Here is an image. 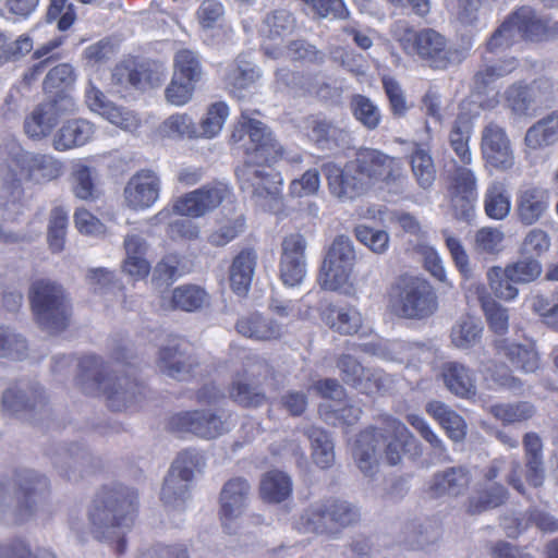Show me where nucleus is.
<instances>
[{
    "instance_id": "21",
    "label": "nucleus",
    "mask_w": 558,
    "mask_h": 558,
    "mask_svg": "<svg viewBox=\"0 0 558 558\" xmlns=\"http://www.w3.org/2000/svg\"><path fill=\"white\" fill-rule=\"evenodd\" d=\"M158 367L167 376L185 380L198 367L191 345L182 339H171L159 350Z\"/></svg>"
},
{
    "instance_id": "15",
    "label": "nucleus",
    "mask_w": 558,
    "mask_h": 558,
    "mask_svg": "<svg viewBox=\"0 0 558 558\" xmlns=\"http://www.w3.org/2000/svg\"><path fill=\"white\" fill-rule=\"evenodd\" d=\"M468 165L453 163L447 171V192L456 219L470 221L477 201V179Z\"/></svg>"
},
{
    "instance_id": "6",
    "label": "nucleus",
    "mask_w": 558,
    "mask_h": 558,
    "mask_svg": "<svg viewBox=\"0 0 558 558\" xmlns=\"http://www.w3.org/2000/svg\"><path fill=\"white\" fill-rule=\"evenodd\" d=\"M388 300L391 312L403 319L425 320L438 311L435 288L416 276H399L389 288Z\"/></svg>"
},
{
    "instance_id": "45",
    "label": "nucleus",
    "mask_w": 558,
    "mask_h": 558,
    "mask_svg": "<svg viewBox=\"0 0 558 558\" xmlns=\"http://www.w3.org/2000/svg\"><path fill=\"white\" fill-rule=\"evenodd\" d=\"M112 78L119 84L129 83L135 88L144 89L147 86L153 87L159 84V73L151 70L148 64H140L134 69L128 66H117L112 73Z\"/></svg>"
},
{
    "instance_id": "32",
    "label": "nucleus",
    "mask_w": 558,
    "mask_h": 558,
    "mask_svg": "<svg viewBox=\"0 0 558 558\" xmlns=\"http://www.w3.org/2000/svg\"><path fill=\"white\" fill-rule=\"evenodd\" d=\"M258 68L242 57H238L234 63L230 64L225 75L226 88L238 99L245 97V93L259 78Z\"/></svg>"
},
{
    "instance_id": "53",
    "label": "nucleus",
    "mask_w": 558,
    "mask_h": 558,
    "mask_svg": "<svg viewBox=\"0 0 558 558\" xmlns=\"http://www.w3.org/2000/svg\"><path fill=\"white\" fill-rule=\"evenodd\" d=\"M190 483H186L173 474H168L165 478L160 499L166 507L181 510L184 508L190 497Z\"/></svg>"
},
{
    "instance_id": "4",
    "label": "nucleus",
    "mask_w": 558,
    "mask_h": 558,
    "mask_svg": "<svg viewBox=\"0 0 558 558\" xmlns=\"http://www.w3.org/2000/svg\"><path fill=\"white\" fill-rule=\"evenodd\" d=\"M63 163L49 154L19 149L11 154L1 166V198L3 205L17 204L23 194V180L45 184L57 180L63 173Z\"/></svg>"
},
{
    "instance_id": "22",
    "label": "nucleus",
    "mask_w": 558,
    "mask_h": 558,
    "mask_svg": "<svg viewBox=\"0 0 558 558\" xmlns=\"http://www.w3.org/2000/svg\"><path fill=\"white\" fill-rule=\"evenodd\" d=\"M486 163L506 171L514 165V155L506 131L496 123L487 124L482 132L481 143Z\"/></svg>"
},
{
    "instance_id": "30",
    "label": "nucleus",
    "mask_w": 558,
    "mask_h": 558,
    "mask_svg": "<svg viewBox=\"0 0 558 558\" xmlns=\"http://www.w3.org/2000/svg\"><path fill=\"white\" fill-rule=\"evenodd\" d=\"M483 63L473 76V90L478 95H485L493 89V84L512 73L519 65L514 57H508L493 62L486 54L482 58Z\"/></svg>"
},
{
    "instance_id": "51",
    "label": "nucleus",
    "mask_w": 558,
    "mask_h": 558,
    "mask_svg": "<svg viewBox=\"0 0 558 558\" xmlns=\"http://www.w3.org/2000/svg\"><path fill=\"white\" fill-rule=\"evenodd\" d=\"M205 466L204 457L194 449H187L178 454L172 462L168 474H173L180 480L190 483L194 477L195 471H202Z\"/></svg>"
},
{
    "instance_id": "33",
    "label": "nucleus",
    "mask_w": 558,
    "mask_h": 558,
    "mask_svg": "<svg viewBox=\"0 0 558 558\" xmlns=\"http://www.w3.org/2000/svg\"><path fill=\"white\" fill-rule=\"evenodd\" d=\"M53 464L61 473L71 478L70 473L78 472L83 474L96 469L98 460L84 446L72 444L54 457Z\"/></svg>"
},
{
    "instance_id": "61",
    "label": "nucleus",
    "mask_w": 558,
    "mask_h": 558,
    "mask_svg": "<svg viewBox=\"0 0 558 558\" xmlns=\"http://www.w3.org/2000/svg\"><path fill=\"white\" fill-rule=\"evenodd\" d=\"M391 384L392 378L384 371L365 367L363 376H361L354 389L361 393L373 396L386 392Z\"/></svg>"
},
{
    "instance_id": "48",
    "label": "nucleus",
    "mask_w": 558,
    "mask_h": 558,
    "mask_svg": "<svg viewBox=\"0 0 558 558\" xmlns=\"http://www.w3.org/2000/svg\"><path fill=\"white\" fill-rule=\"evenodd\" d=\"M519 40L518 28L511 14L492 33L485 44V52L499 54L508 50Z\"/></svg>"
},
{
    "instance_id": "64",
    "label": "nucleus",
    "mask_w": 558,
    "mask_h": 558,
    "mask_svg": "<svg viewBox=\"0 0 558 558\" xmlns=\"http://www.w3.org/2000/svg\"><path fill=\"white\" fill-rule=\"evenodd\" d=\"M0 558H57V556L47 548H37L33 553L26 541L15 538L0 545Z\"/></svg>"
},
{
    "instance_id": "9",
    "label": "nucleus",
    "mask_w": 558,
    "mask_h": 558,
    "mask_svg": "<svg viewBox=\"0 0 558 558\" xmlns=\"http://www.w3.org/2000/svg\"><path fill=\"white\" fill-rule=\"evenodd\" d=\"M231 142L244 150V161L272 163L283 157V147L264 122L242 112L231 134Z\"/></svg>"
},
{
    "instance_id": "55",
    "label": "nucleus",
    "mask_w": 558,
    "mask_h": 558,
    "mask_svg": "<svg viewBox=\"0 0 558 558\" xmlns=\"http://www.w3.org/2000/svg\"><path fill=\"white\" fill-rule=\"evenodd\" d=\"M506 276L514 283H530L535 281L543 271L542 264L538 259L523 255L515 263L505 267Z\"/></svg>"
},
{
    "instance_id": "58",
    "label": "nucleus",
    "mask_w": 558,
    "mask_h": 558,
    "mask_svg": "<svg viewBox=\"0 0 558 558\" xmlns=\"http://www.w3.org/2000/svg\"><path fill=\"white\" fill-rule=\"evenodd\" d=\"M294 26L293 15L283 9L271 11L263 21V32L272 39L291 34Z\"/></svg>"
},
{
    "instance_id": "50",
    "label": "nucleus",
    "mask_w": 558,
    "mask_h": 558,
    "mask_svg": "<svg viewBox=\"0 0 558 558\" xmlns=\"http://www.w3.org/2000/svg\"><path fill=\"white\" fill-rule=\"evenodd\" d=\"M350 109L353 117L367 130H375L378 128L381 113L378 106L368 97L355 94L351 97Z\"/></svg>"
},
{
    "instance_id": "19",
    "label": "nucleus",
    "mask_w": 558,
    "mask_h": 558,
    "mask_svg": "<svg viewBox=\"0 0 558 558\" xmlns=\"http://www.w3.org/2000/svg\"><path fill=\"white\" fill-rule=\"evenodd\" d=\"M1 403L9 414L27 416L44 408V390L35 380L19 379L3 391Z\"/></svg>"
},
{
    "instance_id": "20",
    "label": "nucleus",
    "mask_w": 558,
    "mask_h": 558,
    "mask_svg": "<svg viewBox=\"0 0 558 558\" xmlns=\"http://www.w3.org/2000/svg\"><path fill=\"white\" fill-rule=\"evenodd\" d=\"M161 180L149 168L134 172L123 189L125 206L132 210L150 208L159 198Z\"/></svg>"
},
{
    "instance_id": "38",
    "label": "nucleus",
    "mask_w": 558,
    "mask_h": 558,
    "mask_svg": "<svg viewBox=\"0 0 558 558\" xmlns=\"http://www.w3.org/2000/svg\"><path fill=\"white\" fill-rule=\"evenodd\" d=\"M322 319L341 335H353L362 325L361 314L352 306L327 304L322 311Z\"/></svg>"
},
{
    "instance_id": "60",
    "label": "nucleus",
    "mask_w": 558,
    "mask_h": 558,
    "mask_svg": "<svg viewBox=\"0 0 558 558\" xmlns=\"http://www.w3.org/2000/svg\"><path fill=\"white\" fill-rule=\"evenodd\" d=\"M175 74L182 80L194 84L198 82L203 74L199 57L196 52L182 49L175 53L174 58Z\"/></svg>"
},
{
    "instance_id": "36",
    "label": "nucleus",
    "mask_w": 558,
    "mask_h": 558,
    "mask_svg": "<svg viewBox=\"0 0 558 558\" xmlns=\"http://www.w3.org/2000/svg\"><path fill=\"white\" fill-rule=\"evenodd\" d=\"M257 264V254L253 250H243L230 266V287L240 296L245 295L251 287Z\"/></svg>"
},
{
    "instance_id": "63",
    "label": "nucleus",
    "mask_w": 558,
    "mask_h": 558,
    "mask_svg": "<svg viewBox=\"0 0 558 558\" xmlns=\"http://www.w3.org/2000/svg\"><path fill=\"white\" fill-rule=\"evenodd\" d=\"M510 201L499 184L492 185L485 194V213L489 218L500 220L510 213Z\"/></svg>"
},
{
    "instance_id": "35",
    "label": "nucleus",
    "mask_w": 558,
    "mask_h": 558,
    "mask_svg": "<svg viewBox=\"0 0 558 558\" xmlns=\"http://www.w3.org/2000/svg\"><path fill=\"white\" fill-rule=\"evenodd\" d=\"M94 132V125L85 119L69 120L54 134L52 146L58 151L83 146L93 137Z\"/></svg>"
},
{
    "instance_id": "54",
    "label": "nucleus",
    "mask_w": 558,
    "mask_h": 558,
    "mask_svg": "<svg viewBox=\"0 0 558 558\" xmlns=\"http://www.w3.org/2000/svg\"><path fill=\"white\" fill-rule=\"evenodd\" d=\"M489 413L505 424H514L531 418L535 409L531 403L520 401L490 405Z\"/></svg>"
},
{
    "instance_id": "29",
    "label": "nucleus",
    "mask_w": 558,
    "mask_h": 558,
    "mask_svg": "<svg viewBox=\"0 0 558 558\" xmlns=\"http://www.w3.org/2000/svg\"><path fill=\"white\" fill-rule=\"evenodd\" d=\"M441 536L439 525L432 520H414L404 524L400 543L410 550H427Z\"/></svg>"
},
{
    "instance_id": "46",
    "label": "nucleus",
    "mask_w": 558,
    "mask_h": 558,
    "mask_svg": "<svg viewBox=\"0 0 558 558\" xmlns=\"http://www.w3.org/2000/svg\"><path fill=\"white\" fill-rule=\"evenodd\" d=\"M518 36L529 40H541L546 35V25L530 7H521L511 13Z\"/></svg>"
},
{
    "instance_id": "31",
    "label": "nucleus",
    "mask_w": 558,
    "mask_h": 558,
    "mask_svg": "<svg viewBox=\"0 0 558 558\" xmlns=\"http://www.w3.org/2000/svg\"><path fill=\"white\" fill-rule=\"evenodd\" d=\"M235 328L240 335L258 341L279 339L283 335L281 324L257 312L240 317Z\"/></svg>"
},
{
    "instance_id": "17",
    "label": "nucleus",
    "mask_w": 558,
    "mask_h": 558,
    "mask_svg": "<svg viewBox=\"0 0 558 558\" xmlns=\"http://www.w3.org/2000/svg\"><path fill=\"white\" fill-rule=\"evenodd\" d=\"M229 194L227 184L219 181L210 182L177 199L173 211L181 216L199 218L215 210Z\"/></svg>"
},
{
    "instance_id": "25",
    "label": "nucleus",
    "mask_w": 558,
    "mask_h": 558,
    "mask_svg": "<svg viewBox=\"0 0 558 558\" xmlns=\"http://www.w3.org/2000/svg\"><path fill=\"white\" fill-rule=\"evenodd\" d=\"M508 499L509 492L502 484H477L474 492L464 501L463 507L465 513L474 517L504 506Z\"/></svg>"
},
{
    "instance_id": "43",
    "label": "nucleus",
    "mask_w": 558,
    "mask_h": 558,
    "mask_svg": "<svg viewBox=\"0 0 558 558\" xmlns=\"http://www.w3.org/2000/svg\"><path fill=\"white\" fill-rule=\"evenodd\" d=\"M208 303V293L196 284L179 286L172 290L170 296V307L183 312H197Z\"/></svg>"
},
{
    "instance_id": "34",
    "label": "nucleus",
    "mask_w": 558,
    "mask_h": 558,
    "mask_svg": "<svg viewBox=\"0 0 558 558\" xmlns=\"http://www.w3.org/2000/svg\"><path fill=\"white\" fill-rule=\"evenodd\" d=\"M494 348L499 356L506 357L513 367L524 373H534L539 366L537 352L531 347L501 338L494 341Z\"/></svg>"
},
{
    "instance_id": "7",
    "label": "nucleus",
    "mask_w": 558,
    "mask_h": 558,
    "mask_svg": "<svg viewBox=\"0 0 558 558\" xmlns=\"http://www.w3.org/2000/svg\"><path fill=\"white\" fill-rule=\"evenodd\" d=\"M80 383L87 393L97 390L106 393L109 407L121 411L137 401L143 387L129 376L119 377L114 383L107 379L102 360L96 355L83 356L78 362Z\"/></svg>"
},
{
    "instance_id": "24",
    "label": "nucleus",
    "mask_w": 558,
    "mask_h": 558,
    "mask_svg": "<svg viewBox=\"0 0 558 558\" xmlns=\"http://www.w3.org/2000/svg\"><path fill=\"white\" fill-rule=\"evenodd\" d=\"M549 191L539 186H529L518 193L517 216L524 226L538 222L549 208Z\"/></svg>"
},
{
    "instance_id": "42",
    "label": "nucleus",
    "mask_w": 558,
    "mask_h": 558,
    "mask_svg": "<svg viewBox=\"0 0 558 558\" xmlns=\"http://www.w3.org/2000/svg\"><path fill=\"white\" fill-rule=\"evenodd\" d=\"M558 141V111H553L532 124L524 137L525 145L533 150L545 148Z\"/></svg>"
},
{
    "instance_id": "56",
    "label": "nucleus",
    "mask_w": 558,
    "mask_h": 558,
    "mask_svg": "<svg viewBox=\"0 0 558 558\" xmlns=\"http://www.w3.org/2000/svg\"><path fill=\"white\" fill-rule=\"evenodd\" d=\"M68 228V211L63 207H54L50 211L47 240L49 248L53 253H60L64 248Z\"/></svg>"
},
{
    "instance_id": "3",
    "label": "nucleus",
    "mask_w": 558,
    "mask_h": 558,
    "mask_svg": "<svg viewBox=\"0 0 558 558\" xmlns=\"http://www.w3.org/2000/svg\"><path fill=\"white\" fill-rule=\"evenodd\" d=\"M412 448H417V441L407 426L386 415L381 417L380 426L359 435L353 456L359 469L371 475L379 458L390 465H397L402 456Z\"/></svg>"
},
{
    "instance_id": "16",
    "label": "nucleus",
    "mask_w": 558,
    "mask_h": 558,
    "mask_svg": "<svg viewBox=\"0 0 558 558\" xmlns=\"http://www.w3.org/2000/svg\"><path fill=\"white\" fill-rule=\"evenodd\" d=\"M167 427L181 436L191 434L207 440L229 430L222 414L210 409L179 412L169 418Z\"/></svg>"
},
{
    "instance_id": "5",
    "label": "nucleus",
    "mask_w": 558,
    "mask_h": 558,
    "mask_svg": "<svg viewBox=\"0 0 558 558\" xmlns=\"http://www.w3.org/2000/svg\"><path fill=\"white\" fill-rule=\"evenodd\" d=\"M13 505L9 507L8 487L0 477V522L11 521L23 524L32 520L49 492L48 478L29 469L17 470L14 473Z\"/></svg>"
},
{
    "instance_id": "49",
    "label": "nucleus",
    "mask_w": 558,
    "mask_h": 558,
    "mask_svg": "<svg viewBox=\"0 0 558 558\" xmlns=\"http://www.w3.org/2000/svg\"><path fill=\"white\" fill-rule=\"evenodd\" d=\"M410 163L417 184L424 190L429 189L436 180V168L430 154L416 147L411 154Z\"/></svg>"
},
{
    "instance_id": "44",
    "label": "nucleus",
    "mask_w": 558,
    "mask_h": 558,
    "mask_svg": "<svg viewBox=\"0 0 558 558\" xmlns=\"http://www.w3.org/2000/svg\"><path fill=\"white\" fill-rule=\"evenodd\" d=\"M97 171L83 162L72 166L70 173L71 190L75 197L93 201L98 195L96 185Z\"/></svg>"
},
{
    "instance_id": "2",
    "label": "nucleus",
    "mask_w": 558,
    "mask_h": 558,
    "mask_svg": "<svg viewBox=\"0 0 558 558\" xmlns=\"http://www.w3.org/2000/svg\"><path fill=\"white\" fill-rule=\"evenodd\" d=\"M395 163L392 157L377 149L364 148L343 169L327 162L322 170L332 195L340 199H353L362 195L372 181L389 180L393 175Z\"/></svg>"
},
{
    "instance_id": "59",
    "label": "nucleus",
    "mask_w": 558,
    "mask_h": 558,
    "mask_svg": "<svg viewBox=\"0 0 558 558\" xmlns=\"http://www.w3.org/2000/svg\"><path fill=\"white\" fill-rule=\"evenodd\" d=\"M26 339L5 325H0V357L22 360L27 353Z\"/></svg>"
},
{
    "instance_id": "11",
    "label": "nucleus",
    "mask_w": 558,
    "mask_h": 558,
    "mask_svg": "<svg viewBox=\"0 0 558 558\" xmlns=\"http://www.w3.org/2000/svg\"><path fill=\"white\" fill-rule=\"evenodd\" d=\"M265 163L243 161L235 169V175L243 193L258 204L266 201L279 205L281 203L282 178L272 169H266Z\"/></svg>"
},
{
    "instance_id": "8",
    "label": "nucleus",
    "mask_w": 558,
    "mask_h": 558,
    "mask_svg": "<svg viewBox=\"0 0 558 558\" xmlns=\"http://www.w3.org/2000/svg\"><path fill=\"white\" fill-rule=\"evenodd\" d=\"M398 41L409 56H416L432 69L445 70L460 63L463 56L448 45L447 38L433 28L415 31L405 26L398 35Z\"/></svg>"
},
{
    "instance_id": "57",
    "label": "nucleus",
    "mask_w": 558,
    "mask_h": 558,
    "mask_svg": "<svg viewBox=\"0 0 558 558\" xmlns=\"http://www.w3.org/2000/svg\"><path fill=\"white\" fill-rule=\"evenodd\" d=\"M75 82L74 69L69 63H61L52 68L46 75L43 86L48 94L66 93Z\"/></svg>"
},
{
    "instance_id": "23",
    "label": "nucleus",
    "mask_w": 558,
    "mask_h": 558,
    "mask_svg": "<svg viewBox=\"0 0 558 558\" xmlns=\"http://www.w3.org/2000/svg\"><path fill=\"white\" fill-rule=\"evenodd\" d=\"M251 496V485L244 477L230 478L222 487L220 493V513L225 527L229 533L226 521H233L241 517L247 508Z\"/></svg>"
},
{
    "instance_id": "1",
    "label": "nucleus",
    "mask_w": 558,
    "mask_h": 558,
    "mask_svg": "<svg viewBox=\"0 0 558 558\" xmlns=\"http://www.w3.org/2000/svg\"><path fill=\"white\" fill-rule=\"evenodd\" d=\"M137 504L138 494L134 488L122 484L104 486L88 512L94 537L114 543L116 553L123 555L126 548L124 529L133 521Z\"/></svg>"
},
{
    "instance_id": "27",
    "label": "nucleus",
    "mask_w": 558,
    "mask_h": 558,
    "mask_svg": "<svg viewBox=\"0 0 558 558\" xmlns=\"http://www.w3.org/2000/svg\"><path fill=\"white\" fill-rule=\"evenodd\" d=\"M439 376L447 390L452 395L462 399H471L476 395L474 374L462 363L445 362L440 367Z\"/></svg>"
},
{
    "instance_id": "52",
    "label": "nucleus",
    "mask_w": 558,
    "mask_h": 558,
    "mask_svg": "<svg viewBox=\"0 0 558 558\" xmlns=\"http://www.w3.org/2000/svg\"><path fill=\"white\" fill-rule=\"evenodd\" d=\"M331 508V517L336 526L338 538L343 530L355 525L361 519L360 508L348 500L340 498H328Z\"/></svg>"
},
{
    "instance_id": "62",
    "label": "nucleus",
    "mask_w": 558,
    "mask_h": 558,
    "mask_svg": "<svg viewBox=\"0 0 558 558\" xmlns=\"http://www.w3.org/2000/svg\"><path fill=\"white\" fill-rule=\"evenodd\" d=\"M181 259L175 253L167 254L154 268L151 281L157 288L168 287L177 280L181 272L179 270Z\"/></svg>"
},
{
    "instance_id": "37",
    "label": "nucleus",
    "mask_w": 558,
    "mask_h": 558,
    "mask_svg": "<svg viewBox=\"0 0 558 558\" xmlns=\"http://www.w3.org/2000/svg\"><path fill=\"white\" fill-rule=\"evenodd\" d=\"M147 242L137 234H128L124 239L126 258L123 263V271L134 279H143L149 274V263L145 258Z\"/></svg>"
},
{
    "instance_id": "28",
    "label": "nucleus",
    "mask_w": 558,
    "mask_h": 558,
    "mask_svg": "<svg viewBox=\"0 0 558 558\" xmlns=\"http://www.w3.org/2000/svg\"><path fill=\"white\" fill-rule=\"evenodd\" d=\"M331 508L328 499L311 505L304 510L299 520V527L304 533L325 535L331 539H338Z\"/></svg>"
},
{
    "instance_id": "39",
    "label": "nucleus",
    "mask_w": 558,
    "mask_h": 558,
    "mask_svg": "<svg viewBox=\"0 0 558 558\" xmlns=\"http://www.w3.org/2000/svg\"><path fill=\"white\" fill-rule=\"evenodd\" d=\"M426 412L439 423L450 439L459 442L465 438V421L449 405L441 401L433 400L426 404Z\"/></svg>"
},
{
    "instance_id": "14",
    "label": "nucleus",
    "mask_w": 558,
    "mask_h": 558,
    "mask_svg": "<svg viewBox=\"0 0 558 558\" xmlns=\"http://www.w3.org/2000/svg\"><path fill=\"white\" fill-rule=\"evenodd\" d=\"M271 368L260 357H255V364L236 373L228 386L229 399L243 409H258L268 402V397L259 377H267Z\"/></svg>"
},
{
    "instance_id": "13",
    "label": "nucleus",
    "mask_w": 558,
    "mask_h": 558,
    "mask_svg": "<svg viewBox=\"0 0 558 558\" xmlns=\"http://www.w3.org/2000/svg\"><path fill=\"white\" fill-rule=\"evenodd\" d=\"M76 105L68 93H57L38 104L24 119V132L34 140L48 137L63 116L75 111Z\"/></svg>"
},
{
    "instance_id": "18",
    "label": "nucleus",
    "mask_w": 558,
    "mask_h": 558,
    "mask_svg": "<svg viewBox=\"0 0 558 558\" xmlns=\"http://www.w3.org/2000/svg\"><path fill=\"white\" fill-rule=\"evenodd\" d=\"M306 238L301 233H291L282 239L280 247L279 274L287 287L300 286L307 274Z\"/></svg>"
},
{
    "instance_id": "10",
    "label": "nucleus",
    "mask_w": 558,
    "mask_h": 558,
    "mask_svg": "<svg viewBox=\"0 0 558 558\" xmlns=\"http://www.w3.org/2000/svg\"><path fill=\"white\" fill-rule=\"evenodd\" d=\"M29 300L37 324L50 333L64 330L71 315L64 289L54 281L40 279L32 283Z\"/></svg>"
},
{
    "instance_id": "41",
    "label": "nucleus",
    "mask_w": 558,
    "mask_h": 558,
    "mask_svg": "<svg viewBox=\"0 0 558 558\" xmlns=\"http://www.w3.org/2000/svg\"><path fill=\"white\" fill-rule=\"evenodd\" d=\"M299 432L310 440L315 464L322 469L330 468L335 462V452L329 434L314 425H304Z\"/></svg>"
},
{
    "instance_id": "12",
    "label": "nucleus",
    "mask_w": 558,
    "mask_h": 558,
    "mask_svg": "<svg viewBox=\"0 0 558 558\" xmlns=\"http://www.w3.org/2000/svg\"><path fill=\"white\" fill-rule=\"evenodd\" d=\"M356 259L353 241L344 234L337 235L324 257L319 279L324 289L337 291L344 287Z\"/></svg>"
},
{
    "instance_id": "47",
    "label": "nucleus",
    "mask_w": 558,
    "mask_h": 558,
    "mask_svg": "<svg viewBox=\"0 0 558 558\" xmlns=\"http://www.w3.org/2000/svg\"><path fill=\"white\" fill-rule=\"evenodd\" d=\"M292 492L291 478L281 471L266 473L260 482V495L270 502H281Z\"/></svg>"
},
{
    "instance_id": "40",
    "label": "nucleus",
    "mask_w": 558,
    "mask_h": 558,
    "mask_svg": "<svg viewBox=\"0 0 558 558\" xmlns=\"http://www.w3.org/2000/svg\"><path fill=\"white\" fill-rule=\"evenodd\" d=\"M307 137L322 149H331L342 137L343 131L332 121L320 116H310L304 119Z\"/></svg>"
},
{
    "instance_id": "26",
    "label": "nucleus",
    "mask_w": 558,
    "mask_h": 558,
    "mask_svg": "<svg viewBox=\"0 0 558 558\" xmlns=\"http://www.w3.org/2000/svg\"><path fill=\"white\" fill-rule=\"evenodd\" d=\"M471 480L472 475L465 466H450L433 475L429 492L435 497H458L469 489Z\"/></svg>"
}]
</instances>
